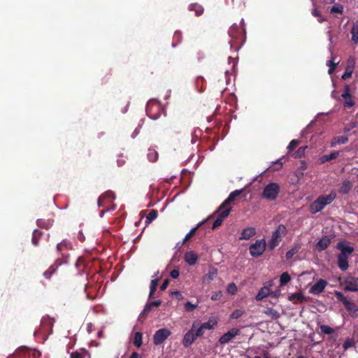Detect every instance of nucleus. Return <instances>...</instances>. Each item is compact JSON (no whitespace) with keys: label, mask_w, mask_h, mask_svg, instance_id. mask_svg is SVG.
Instances as JSON below:
<instances>
[{"label":"nucleus","mask_w":358,"mask_h":358,"mask_svg":"<svg viewBox=\"0 0 358 358\" xmlns=\"http://www.w3.org/2000/svg\"><path fill=\"white\" fill-rule=\"evenodd\" d=\"M272 286V282H268L267 285H265L262 287L258 294H257L255 299L257 301H261L266 296H269L271 294V287Z\"/></svg>","instance_id":"obj_13"},{"label":"nucleus","mask_w":358,"mask_h":358,"mask_svg":"<svg viewBox=\"0 0 358 358\" xmlns=\"http://www.w3.org/2000/svg\"><path fill=\"white\" fill-rule=\"evenodd\" d=\"M158 285V279L154 278L151 280L150 286V294H149V298H152L153 296V294H155L157 287Z\"/></svg>","instance_id":"obj_28"},{"label":"nucleus","mask_w":358,"mask_h":358,"mask_svg":"<svg viewBox=\"0 0 358 358\" xmlns=\"http://www.w3.org/2000/svg\"><path fill=\"white\" fill-rule=\"evenodd\" d=\"M270 295L272 296L274 298H278L280 295V290H276L275 292H271V291Z\"/></svg>","instance_id":"obj_51"},{"label":"nucleus","mask_w":358,"mask_h":358,"mask_svg":"<svg viewBox=\"0 0 358 358\" xmlns=\"http://www.w3.org/2000/svg\"><path fill=\"white\" fill-rule=\"evenodd\" d=\"M205 329L203 328V326L201 324L196 330L195 334L197 337H201L204 334Z\"/></svg>","instance_id":"obj_45"},{"label":"nucleus","mask_w":358,"mask_h":358,"mask_svg":"<svg viewBox=\"0 0 358 358\" xmlns=\"http://www.w3.org/2000/svg\"><path fill=\"white\" fill-rule=\"evenodd\" d=\"M189 10H194L196 16H200L203 13V8L202 6L197 3H191L189 6Z\"/></svg>","instance_id":"obj_24"},{"label":"nucleus","mask_w":358,"mask_h":358,"mask_svg":"<svg viewBox=\"0 0 358 358\" xmlns=\"http://www.w3.org/2000/svg\"><path fill=\"white\" fill-rule=\"evenodd\" d=\"M327 285V282L325 280L320 279L310 288L309 292L315 295L319 294L323 292Z\"/></svg>","instance_id":"obj_10"},{"label":"nucleus","mask_w":358,"mask_h":358,"mask_svg":"<svg viewBox=\"0 0 358 358\" xmlns=\"http://www.w3.org/2000/svg\"><path fill=\"white\" fill-rule=\"evenodd\" d=\"M266 246V243L265 239H259L257 240L254 243H252L250 248L249 251L251 256L254 257H257L261 256L264 252L265 251Z\"/></svg>","instance_id":"obj_5"},{"label":"nucleus","mask_w":358,"mask_h":358,"mask_svg":"<svg viewBox=\"0 0 358 358\" xmlns=\"http://www.w3.org/2000/svg\"><path fill=\"white\" fill-rule=\"evenodd\" d=\"M241 23H243V22H244L243 19H242V20H241Z\"/></svg>","instance_id":"obj_62"},{"label":"nucleus","mask_w":358,"mask_h":358,"mask_svg":"<svg viewBox=\"0 0 358 358\" xmlns=\"http://www.w3.org/2000/svg\"><path fill=\"white\" fill-rule=\"evenodd\" d=\"M157 215H158V213H157V210H150L146 217V221H145L146 224H148L152 221H153L155 219H156L157 217Z\"/></svg>","instance_id":"obj_30"},{"label":"nucleus","mask_w":358,"mask_h":358,"mask_svg":"<svg viewBox=\"0 0 358 358\" xmlns=\"http://www.w3.org/2000/svg\"><path fill=\"white\" fill-rule=\"evenodd\" d=\"M238 334H240V330L236 328H232L220 338L219 342L221 344L227 343Z\"/></svg>","instance_id":"obj_9"},{"label":"nucleus","mask_w":358,"mask_h":358,"mask_svg":"<svg viewBox=\"0 0 358 358\" xmlns=\"http://www.w3.org/2000/svg\"><path fill=\"white\" fill-rule=\"evenodd\" d=\"M336 57L331 55V59L327 61V65L329 66L328 73L329 74L332 73L336 66L339 64L340 61H336Z\"/></svg>","instance_id":"obj_23"},{"label":"nucleus","mask_w":358,"mask_h":358,"mask_svg":"<svg viewBox=\"0 0 358 358\" xmlns=\"http://www.w3.org/2000/svg\"><path fill=\"white\" fill-rule=\"evenodd\" d=\"M355 58H354V57H350L348 59V63H349V65H348V66H354V64H355Z\"/></svg>","instance_id":"obj_54"},{"label":"nucleus","mask_w":358,"mask_h":358,"mask_svg":"<svg viewBox=\"0 0 358 358\" xmlns=\"http://www.w3.org/2000/svg\"><path fill=\"white\" fill-rule=\"evenodd\" d=\"M353 71V66H348L346 67L345 73L342 76L343 80H346L351 77Z\"/></svg>","instance_id":"obj_35"},{"label":"nucleus","mask_w":358,"mask_h":358,"mask_svg":"<svg viewBox=\"0 0 358 358\" xmlns=\"http://www.w3.org/2000/svg\"><path fill=\"white\" fill-rule=\"evenodd\" d=\"M169 285V280L166 279L164 281V282L162 283V285H161V289L162 290H165L167 287Z\"/></svg>","instance_id":"obj_53"},{"label":"nucleus","mask_w":358,"mask_h":358,"mask_svg":"<svg viewBox=\"0 0 358 358\" xmlns=\"http://www.w3.org/2000/svg\"><path fill=\"white\" fill-rule=\"evenodd\" d=\"M184 258L187 264L190 266L195 264L198 260L197 255L193 251L187 252Z\"/></svg>","instance_id":"obj_18"},{"label":"nucleus","mask_w":358,"mask_h":358,"mask_svg":"<svg viewBox=\"0 0 358 358\" xmlns=\"http://www.w3.org/2000/svg\"><path fill=\"white\" fill-rule=\"evenodd\" d=\"M170 275L173 278H178L179 276V271L178 269H174L171 272Z\"/></svg>","instance_id":"obj_49"},{"label":"nucleus","mask_w":358,"mask_h":358,"mask_svg":"<svg viewBox=\"0 0 358 358\" xmlns=\"http://www.w3.org/2000/svg\"><path fill=\"white\" fill-rule=\"evenodd\" d=\"M130 358H140V357L137 352H133Z\"/></svg>","instance_id":"obj_55"},{"label":"nucleus","mask_w":358,"mask_h":358,"mask_svg":"<svg viewBox=\"0 0 358 358\" xmlns=\"http://www.w3.org/2000/svg\"><path fill=\"white\" fill-rule=\"evenodd\" d=\"M39 232L37 231V230H35L34 231V237L32 238V243L34 245H37L38 243H37V240H36V235L38 234Z\"/></svg>","instance_id":"obj_50"},{"label":"nucleus","mask_w":358,"mask_h":358,"mask_svg":"<svg viewBox=\"0 0 358 358\" xmlns=\"http://www.w3.org/2000/svg\"><path fill=\"white\" fill-rule=\"evenodd\" d=\"M336 194L334 192H331L328 195L320 196L310 206V210L315 214L321 211L327 205L330 204L336 198Z\"/></svg>","instance_id":"obj_2"},{"label":"nucleus","mask_w":358,"mask_h":358,"mask_svg":"<svg viewBox=\"0 0 358 358\" xmlns=\"http://www.w3.org/2000/svg\"><path fill=\"white\" fill-rule=\"evenodd\" d=\"M286 232V228L284 225L280 224L278 228L273 232L271 239L268 241V248L273 250L280 242L282 236Z\"/></svg>","instance_id":"obj_4"},{"label":"nucleus","mask_w":358,"mask_h":358,"mask_svg":"<svg viewBox=\"0 0 358 358\" xmlns=\"http://www.w3.org/2000/svg\"><path fill=\"white\" fill-rule=\"evenodd\" d=\"M336 248L340 251L338 255V266L341 270L346 271L349 267L348 259L354 252V248L345 241L338 243Z\"/></svg>","instance_id":"obj_1"},{"label":"nucleus","mask_w":358,"mask_h":358,"mask_svg":"<svg viewBox=\"0 0 358 358\" xmlns=\"http://www.w3.org/2000/svg\"><path fill=\"white\" fill-rule=\"evenodd\" d=\"M336 296L340 298V299H342L343 298V295L340 293V292H336Z\"/></svg>","instance_id":"obj_58"},{"label":"nucleus","mask_w":358,"mask_h":358,"mask_svg":"<svg viewBox=\"0 0 358 358\" xmlns=\"http://www.w3.org/2000/svg\"><path fill=\"white\" fill-rule=\"evenodd\" d=\"M135 345H136L138 348H140L142 345V334L140 332H136L134 336V341Z\"/></svg>","instance_id":"obj_34"},{"label":"nucleus","mask_w":358,"mask_h":358,"mask_svg":"<svg viewBox=\"0 0 358 358\" xmlns=\"http://www.w3.org/2000/svg\"><path fill=\"white\" fill-rule=\"evenodd\" d=\"M288 300L295 303L303 302L305 300V296L301 292L290 294L288 296Z\"/></svg>","instance_id":"obj_21"},{"label":"nucleus","mask_w":358,"mask_h":358,"mask_svg":"<svg viewBox=\"0 0 358 358\" xmlns=\"http://www.w3.org/2000/svg\"><path fill=\"white\" fill-rule=\"evenodd\" d=\"M313 14L315 15V16H319L320 15V13L319 11L317 10V9H314L313 10Z\"/></svg>","instance_id":"obj_56"},{"label":"nucleus","mask_w":358,"mask_h":358,"mask_svg":"<svg viewBox=\"0 0 358 358\" xmlns=\"http://www.w3.org/2000/svg\"><path fill=\"white\" fill-rule=\"evenodd\" d=\"M350 189H351V184H350V182H348V181H345L343 183V185H342V186L341 187L340 191H341V192H342L343 194H346V193H348L350 191Z\"/></svg>","instance_id":"obj_36"},{"label":"nucleus","mask_w":358,"mask_h":358,"mask_svg":"<svg viewBox=\"0 0 358 358\" xmlns=\"http://www.w3.org/2000/svg\"><path fill=\"white\" fill-rule=\"evenodd\" d=\"M280 192V186L276 182H271L265 186L262 192V198L273 201L277 199Z\"/></svg>","instance_id":"obj_3"},{"label":"nucleus","mask_w":358,"mask_h":358,"mask_svg":"<svg viewBox=\"0 0 358 358\" xmlns=\"http://www.w3.org/2000/svg\"><path fill=\"white\" fill-rule=\"evenodd\" d=\"M202 224V222H200L197 224L196 227L192 228L185 236V237L183 239V242L187 241L188 239H189L194 234H195L197 229L201 227Z\"/></svg>","instance_id":"obj_32"},{"label":"nucleus","mask_w":358,"mask_h":358,"mask_svg":"<svg viewBox=\"0 0 358 358\" xmlns=\"http://www.w3.org/2000/svg\"><path fill=\"white\" fill-rule=\"evenodd\" d=\"M345 289L348 291L356 292L358 290L357 280L353 278H350L345 280Z\"/></svg>","instance_id":"obj_17"},{"label":"nucleus","mask_w":358,"mask_h":358,"mask_svg":"<svg viewBox=\"0 0 358 358\" xmlns=\"http://www.w3.org/2000/svg\"><path fill=\"white\" fill-rule=\"evenodd\" d=\"M291 280V277L288 273L284 272L281 274L280 277V286H284L287 282H289Z\"/></svg>","instance_id":"obj_29"},{"label":"nucleus","mask_w":358,"mask_h":358,"mask_svg":"<svg viewBox=\"0 0 358 358\" xmlns=\"http://www.w3.org/2000/svg\"><path fill=\"white\" fill-rule=\"evenodd\" d=\"M217 271L215 268H211L209 269L208 272L203 277V283H209L211 282L217 275Z\"/></svg>","instance_id":"obj_19"},{"label":"nucleus","mask_w":358,"mask_h":358,"mask_svg":"<svg viewBox=\"0 0 358 358\" xmlns=\"http://www.w3.org/2000/svg\"><path fill=\"white\" fill-rule=\"evenodd\" d=\"M196 328V322H194L192 327V329L189 330L184 336L182 339V345L185 348H188L190 346L196 339L197 336L194 332V329Z\"/></svg>","instance_id":"obj_8"},{"label":"nucleus","mask_w":358,"mask_h":358,"mask_svg":"<svg viewBox=\"0 0 358 358\" xmlns=\"http://www.w3.org/2000/svg\"><path fill=\"white\" fill-rule=\"evenodd\" d=\"M222 296V292L221 291L216 292L213 293L211 296V299L213 301L219 300Z\"/></svg>","instance_id":"obj_47"},{"label":"nucleus","mask_w":358,"mask_h":358,"mask_svg":"<svg viewBox=\"0 0 358 358\" xmlns=\"http://www.w3.org/2000/svg\"><path fill=\"white\" fill-rule=\"evenodd\" d=\"M243 192L242 189H239V190H235L234 192H232L228 196V198L224 200V201L220 206V207L218 208L217 210L216 211L217 212H220V210H224L227 208V206L231 203L236 196H238L241 192Z\"/></svg>","instance_id":"obj_12"},{"label":"nucleus","mask_w":358,"mask_h":358,"mask_svg":"<svg viewBox=\"0 0 358 358\" xmlns=\"http://www.w3.org/2000/svg\"><path fill=\"white\" fill-rule=\"evenodd\" d=\"M331 96H332L333 98H334V99H337V98H338V96H337V94H336V91H333V92H331Z\"/></svg>","instance_id":"obj_57"},{"label":"nucleus","mask_w":358,"mask_h":358,"mask_svg":"<svg viewBox=\"0 0 358 358\" xmlns=\"http://www.w3.org/2000/svg\"><path fill=\"white\" fill-rule=\"evenodd\" d=\"M198 307V304H192L191 302H187L185 304V309L187 312H191Z\"/></svg>","instance_id":"obj_40"},{"label":"nucleus","mask_w":358,"mask_h":358,"mask_svg":"<svg viewBox=\"0 0 358 358\" xmlns=\"http://www.w3.org/2000/svg\"><path fill=\"white\" fill-rule=\"evenodd\" d=\"M171 331L166 328H162L157 330L153 336L154 344L159 345L163 343L171 335Z\"/></svg>","instance_id":"obj_6"},{"label":"nucleus","mask_w":358,"mask_h":358,"mask_svg":"<svg viewBox=\"0 0 358 358\" xmlns=\"http://www.w3.org/2000/svg\"><path fill=\"white\" fill-rule=\"evenodd\" d=\"M343 6L340 4L335 5L331 8V13H341L343 12Z\"/></svg>","instance_id":"obj_42"},{"label":"nucleus","mask_w":358,"mask_h":358,"mask_svg":"<svg viewBox=\"0 0 358 358\" xmlns=\"http://www.w3.org/2000/svg\"><path fill=\"white\" fill-rule=\"evenodd\" d=\"M307 148V147H301L298 149L297 152H296V155L297 157H301L304 152H305V150Z\"/></svg>","instance_id":"obj_48"},{"label":"nucleus","mask_w":358,"mask_h":358,"mask_svg":"<svg viewBox=\"0 0 358 358\" xmlns=\"http://www.w3.org/2000/svg\"><path fill=\"white\" fill-rule=\"evenodd\" d=\"M320 328L321 329V331L326 334H330L334 332V329L327 325L321 324L320 326Z\"/></svg>","instance_id":"obj_37"},{"label":"nucleus","mask_w":358,"mask_h":358,"mask_svg":"<svg viewBox=\"0 0 358 358\" xmlns=\"http://www.w3.org/2000/svg\"><path fill=\"white\" fill-rule=\"evenodd\" d=\"M243 192L242 189H239V190H235L234 192H232L228 196V198L224 200V201L220 206V207L218 208L217 210L216 211L217 212H220V210H224L227 208V206L231 203L236 196H238L241 192Z\"/></svg>","instance_id":"obj_11"},{"label":"nucleus","mask_w":358,"mask_h":358,"mask_svg":"<svg viewBox=\"0 0 358 358\" xmlns=\"http://www.w3.org/2000/svg\"><path fill=\"white\" fill-rule=\"evenodd\" d=\"M328 3H333L334 1V0H326Z\"/></svg>","instance_id":"obj_59"},{"label":"nucleus","mask_w":358,"mask_h":358,"mask_svg":"<svg viewBox=\"0 0 358 358\" xmlns=\"http://www.w3.org/2000/svg\"><path fill=\"white\" fill-rule=\"evenodd\" d=\"M232 2L234 5H238V6H241V4L245 5V2L243 1V0H232Z\"/></svg>","instance_id":"obj_52"},{"label":"nucleus","mask_w":358,"mask_h":358,"mask_svg":"<svg viewBox=\"0 0 358 358\" xmlns=\"http://www.w3.org/2000/svg\"><path fill=\"white\" fill-rule=\"evenodd\" d=\"M352 40L355 43H358V24L353 26L352 29Z\"/></svg>","instance_id":"obj_33"},{"label":"nucleus","mask_w":358,"mask_h":358,"mask_svg":"<svg viewBox=\"0 0 358 358\" xmlns=\"http://www.w3.org/2000/svg\"><path fill=\"white\" fill-rule=\"evenodd\" d=\"M353 345H354V341L352 339L348 338L345 341L343 347L344 350H346L349 348L352 347Z\"/></svg>","instance_id":"obj_46"},{"label":"nucleus","mask_w":358,"mask_h":358,"mask_svg":"<svg viewBox=\"0 0 358 358\" xmlns=\"http://www.w3.org/2000/svg\"><path fill=\"white\" fill-rule=\"evenodd\" d=\"M86 357L90 358V355L83 349L72 352L70 356L71 358H85Z\"/></svg>","instance_id":"obj_25"},{"label":"nucleus","mask_w":358,"mask_h":358,"mask_svg":"<svg viewBox=\"0 0 358 358\" xmlns=\"http://www.w3.org/2000/svg\"><path fill=\"white\" fill-rule=\"evenodd\" d=\"M173 294H175V295H180V292H175L173 293Z\"/></svg>","instance_id":"obj_61"},{"label":"nucleus","mask_w":358,"mask_h":358,"mask_svg":"<svg viewBox=\"0 0 358 358\" xmlns=\"http://www.w3.org/2000/svg\"><path fill=\"white\" fill-rule=\"evenodd\" d=\"M161 303H162V301H160V300L148 303L145 305L142 314H143V315L147 314L148 313H149L150 311V310L152 307H154V306L157 307V306H160Z\"/></svg>","instance_id":"obj_26"},{"label":"nucleus","mask_w":358,"mask_h":358,"mask_svg":"<svg viewBox=\"0 0 358 358\" xmlns=\"http://www.w3.org/2000/svg\"><path fill=\"white\" fill-rule=\"evenodd\" d=\"M150 161L155 162L157 159V153L152 150H150L148 154Z\"/></svg>","instance_id":"obj_43"},{"label":"nucleus","mask_w":358,"mask_h":358,"mask_svg":"<svg viewBox=\"0 0 358 358\" xmlns=\"http://www.w3.org/2000/svg\"><path fill=\"white\" fill-rule=\"evenodd\" d=\"M348 141V137L347 136H336L333 138L331 142V147H335L339 144H345Z\"/></svg>","instance_id":"obj_22"},{"label":"nucleus","mask_w":358,"mask_h":358,"mask_svg":"<svg viewBox=\"0 0 358 358\" xmlns=\"http://www.w3.org/2000/svg\"><path fill=\"white\" fill-rule=\"evenodd\" d=\"M87 326H88V330L90 331V328L92 327V324H88Z\"/></svg>","instance_id":"obj_60"},{"label":"nucleus","mask_w":358,"mask_h":358,"mask_svg":"<svg viewBox=\"0 0 358 358\" xmlns=\"http://www.w3.org/2000/svg\"><path fill=\"white\" fill-rule=\"evenodd\" d=\"M243 315V311L239 309L235 310L230 315L231 319H238Z\"/></svg>","instance_id":"obj_41"},{"label":"nucleus","mask_w":358,"mask_h":358,"mask_svg":"<svg viewBox=\"0 0 358 358\" xmlns=\"http://www.w3.org/2000/svg\"><path fill=\"white\" fill-rule=\"evenodd\" d=\"M266 315L270 316L271 318L277 319L279 317V313L273 308H268L265 311Z\"/></svg>","instance_id":"obj_31"},{"label":"nucleus","mask_w":358,"mask_h":358,"mask_svg":"<svg viewBox=\"0 0 358 358\" xmlns=\"http://www.w3.org/2000/svg\"><path fill=\"white\" fill-rule=\"evenodd\" d=\"M256 234V229L255 227H248L243 230L240 239L249 240Z\"/></svg>","instance_id":"obj_16"},{"label":"nucleus","mask_w":358,"mask_h":358,"mask_svg":"<svg viewBox=\"0 0 358 358\" xmlns=\"http://www.w3.org/2000/svg\"><path fill=\"white\" fill-rule=\"evenodd\" d=\"M330 243L331 238L328 236H324L317 242L316 248L320 251L323 250L329 245Z\"/></svg>","instance_id":"obj_20"},{"label":"nucleus","mask_w":358,"mask_h":358,"mask_svg":"<svg viewBox=\"0 0 358 358\" xmlns=\"http://www.w3.org/2000/svg\"><path fill=\"white\" fill-rule=\"evenodd\" d=\"M227 291L228 293L231 294H235L237 292V287L236 284L234 282L229 284V285L227 287Z\"/></svg>","instance_id":"obj_38"},{"label":"nucleus","mask_w":358,"mask_h":358,"mask_svg":"<svg viewBox=\"0 0 358 358\" xmlns=\"http://www.w3.org/2000/svg\"><path fill=\"white\" fill-rule=\"evenodd\" d=\"M297 358H304V357L301 356V357H297Z\"/></svg>","instance_id":"obj_63"},{"label":"nucleus","mask_w":358,"mask_h":358,"mask_svg":"<svg viewBox=\"0 0 358 358\" xmlns=\"http://www.w3.org/2000/svg\"><path fill=\"white\" fill-rule=\"evenodd\" d=\"M220 213L219 217L215 220L213 223V229H215L219 226H220L222 223V220L224 218H226L231 212V208H226L224 210H220Z\"/></svg>","instance_id":"obj_14"},{"label":"nucleus","mask_w":358,"mask_h":358,"mask_svg":"<svg viewBox=\"0 0 358 358\" xmlns=\"http://www.w3.org/2000/svg\"><path fill=\"white\" fill-rule=\"evenodd\" d=\"M299 250V247L295 246L286 253V258L291 259Z\"/></svg>","instance_id":"obj_39"},{"label":"nucleus","mask_w":358,"mask_h":358,"mask_svg":"<svg viewBox=\"0 0 358 358\" xmlns=\"http://www.w3.org/2000/svg\"><path fill=\"white\" fill-rule=\"evenodd\" d=\"M357 178H358V173H357Z\"/></svg>","instance_id":"obj_64"},{"label":"nucleus","mask_w":358,"mask_h":358,"mask_svg":"<svg viewBox=\"0 0 358 358\" xmlns=\"http://www.w3.org/2000/svg\"><path fill=\"white\" fill-rule=\"evenodd\" d=\"M341 98L344 108H350L354 106L355 101H353L352 96L350 94V88L348 85H345L344 91L341 94Z\"/></svg>","instance_id":"obj_7"},{"label":"nucleus","mask_w":358,"mask_h":358,"mask_svg":"<svg viewBox=\"0 0 358 358\" xmlns=\"http://www.w3.org/2000/svg\"><path fill=\"white\" fill-rule=\"evenodd\" d=\"M218 324V318L215 316L210 317L207 322L201 324L205 330L214 329Z\"/></svg>","instance_id":"obj_15"},{"label":"nucleus","mask_w":358,"mask_h":358,"mask_svg":"<svg viewBox=\"0 0 358 358\" xmlns=\"http://www.w3.org/2000/svg\"><path fill=\"white\" fill-rule=\"evenodd\" d=\"M299 144V141L298 140H292L289 145L287 146V149L289 151L293 150L296 146H297Z\"/></svg>","instance_id":"obj_44"},{"label":"nucleus","mask_w":358,"mask_h":358,"mask_svg":"<svg viewBox=\"0 0 358 358\" xmlns=\"http://www.w3.org/2000/svg\"><path fill=\"white\" fill-rule=\"evenodd\" d=\"M338 155H339V152L337 151H334L332 153H331L330 155H323L320 158V162L324 163L327 161H329V160L336 158Z\"/></svg>","instance_id":"obj_27"}]
</instances>
